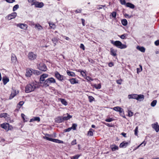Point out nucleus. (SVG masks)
Here are the masks:
<instances>
[{
	"mask_svg": "<svg viewBox=\"0 0 159 159\" xmlns=\"http://www.w3.org/2000/svg\"><path fill=\"white\" fill-rule=\"evenodd\" d=\"M129 99H133L141 101H143L144 99V96L142 94H129L128 96Z\"/></svg>",
	"mask_w": 159,
	"mask_h": 159,
	"instance_id": "f257e3e1",
	"label": "nucleus"
},
{
	"mask_svg": "<svg viewBox=\"0 0 159 159\" xmlns=\"http://www.w3.org/2000/svg\"><path fill=\"white\" fill-rule=\"evenodd\" d=\"M36 84L32 83L28 84L25 87V92L26 93H29L33 91L36 88Z\"/></svg>",
	"mask_w": 159,
	"mask_h": 159,
	"instance_id": "f03ea898",
	"label": "nucleus"
},
{
	"mask_svg": "<svg viewBox=\"0 0 159 159\" xmlns=\"http://www.w3.org/2000/svg\"><path fill=\"white\" fill-rule=\"evenodd\" d=\"M51 135L49 134H45V136L43 137V138L48 140L59 143H63V142L62 141L60 140L57 139L52 138H51Z\"/></svg>",
	"mask_w": 159,
	"mask_h": 159,
	"instance_id": "7ed1b4c3",
	"label": "nucleus"
},
{
	"mask_svg": "<svg viewBox=\"0 0 159 159\" xmlns=\"http://www.w3.org/2000/svg\"><path fill=\"white\" fill-rule=\"evenodd\" d=\"M111 43L117 48L121 49L125 48L127 47L126 45L122 44L121 42L119 41H114L111 40Z\"/></svg>",
	"mask_w": 159,
	"mask_h": 159,
	"instance_id": "20e7f679",
	"label": "nucleus"
},
{
	"mask_svg": "<svg viewBox=\"0 0 159 159\" xmlns=\"http://www.w3.org/2000/svg\"><path fill=\"white\" fill-rule=\"evenodd\" d=\"M0 126L7 131H8L9 130H11L13 128L12 126L10 125L8 123H6L1 124L0 125Z\"/></svg>",
	"mask_w": 159,
	"mask_h": 159,
	"instance_id": "39448f33",
	"label": "nucleus"
},
{
	"mask_svg": "<svg viewBox=\"0 0 159 159\" xmlns=\"http://www.w3.org/2000/svg\"><path fill=\"white\" fill-rule=\"evenodd\" d=\"M37 57V55L31 52H29L28 55V58L30 60H34Z\"/></svg>",
	"mask_w": 159,
	"mask_h": 159,
	"instance_id": "423d86ee",
	"label": "nucleus"
},
{
	"mask_svg": "<svg viewBox=\"0 0 159 159\" xmlns=\"http://www.w3.org/2000/svg\"><path fill=\"white\" fill-rule=\"evenodd\" d=\"M48 76V74H43L41 75L39 79L40 83L42 84L45 81V79Z\"/></svg>",
	"mask_w": 159,
	"mask_h": 159,
	"instance_id": "0eeeda50",
	"label": "nucleus"
},
{
	"mask_svg": "<svg viewBox=\"0 0 159 159\" xmlns=\"http://www.w3.org/2000/svg\"><path fill=\"white\" fill-rule=\"evenodd\" d=\"M38 68L40 70L42 71H45L47 70V68L45 65L43 63L39 64L38 66Z\"/></svg>",
	"mask_w": 159,
	"mask_h": 159,
	"instance_id": "6e6552de",
	"label": "nucleus"
},
{
	"mask_svg": "<svg viewBox=\"0 0 159 159\" xmlns=\"http://www.w3.org/2000/svg\"><path fill=\"white\" fill-rule=\"evenodd\" d=\"M55 77L60 81H62L64 80V77L61 75L58 72L56 71L55 73Z\"/></svg>",
	"mask_w": 159,
	"mask_h": 159,
	"instance_id": "1a4fd4ad",
	"label": "nucleus"
},
{
	"mask_svg": "<svg viewBox=\"0 0 159 159\" xmlns=\"http://www.w3.org/2000/svg\"><path fill=\"white\" fill-rule=\"evenodd\" d=\"M32 5H34L35 7L36 8H41L43 6L44 4L43 2L36 1L32 4Z\"/></svg>",
	"mask_w": 159,
	"mask_h": 159,
	"instance_id": "9d476101",
	"label": "nucleus"
},
{
	"mask_svg": "<svg viewBox=\"0 0 159 159\" xmlns=\"http://www.w3.org/2000/svg\"><path fill=\"white\" fill-rule=\"evenodd\" d=\"M152 126L157 132H158L159 131V125L157 122L152 124Z\"/></svg>",
	"mask_w": 159,
	"mask_h": 159,
	"instance_id": "9b49d317",
	"label": "nucleus"
},
{
	"mask_svg": "<svg viewBox=\"0 0 159 159\" xmlns=\"http://www.w3.org/2000/svg\"><path fill=\"white\" fill-rule=\"evenodd\" d=\"M19 93L18 90H13L11 93L10 96L9 97V99H11L13 98L16 94Z\"/></svg>",
	"mask_w": 159,
	"mask_h": 159,
	"instance_id": "f8f14e48",
	"label": "nucleus"
},
{
	"mask_svg": "<svg viewBox=\"0 0 159 159\" xmlns=\"http://www.w3.org/2000/svg\"><path fill=\"white\" fill-rule=\"evenodd\" d=\"M16 15L17 13L16 12H13L11 14L8 15L7 16V17L8 20H10L15 18Z\"/></svg>",
	"mask_w": 159,
	"mask_h": 159,
	"instance_id": "ddd939ff",
	"label": "nucleus"
},
{
	"mask_svg": "<svg viewBox=\"0 0 159 159\" xmlns=\"http://www.w3.org/2000/svg\"><path fill=\"white\" fill-rule=\"evenodd\" d=\"M11 61L12 63H13L14 64H16L17 61V58L16 55L14 54H11Z\"/></svg>",
	"mask_w": 159,
	"mask_h": 159,
	"instance_id": "4468645a",
	"label": "nucleus"
},
{
	"mask_svg": "<svg viewBox=\"0 0 159 159\" xmlns=\"http://www.w3.org/2000/svg\"><path fill=\"white\" fill-rule=\"evenodd\" d=\"M32 70L30 69H27L26 70L25 75L27 77H30L32 75Z\"/></svg>",
	"mask_w": 159,
	"mask_h": 159,
	"instance_id": "2eb2a0df",
	"label": "nucleus"
},
{
	"mask_svg": "<svg viewBox=\"0 0 159 159\" xmlns=\"http://www.w3.org/2000/svg\"><path fill=\"white\" fill-rule=\"evenodd\" d=\"M17 26L21 29L24 30H26L28 27L27 25L26 24H17Z\"/></svg>",
	"mask_w": 159,
	"mask_h": 159,
	"instance_id": "dca6fc26",
	"label": "nucleus"
},
{
	"mask_svg": "<svg viewBox=\"0 0 159 159\" xmlns=\"http://www.w3.org/2000/svg\"><path fill=\"white\" fill-rule=\"evenodd\" d=\"M55 122L57 123H60L63 121V117L61 116H58L56 118L55 120Z\"/></svg>",
	"mask_w": 159,
	"mask_h": 159,
	"instance_id": "f3484780",
	"label": "nucleus"
},
{
	"mask_svg": "<svg viewBox=\"0 0 159 159\" xmlns=\"http://www.w3.org/2000/svg\"><path fill=\"white\" fill-rule=\"evenodd\" d=\"M128 142L124 141L120 144V147L121 148H125L128 146Z\"/></svg>",
	"mask_w": 159,
	"mask_h": 159,
	"instance_id": "a211bd4d",
	"label": "nucleus"
},
{
	"mask_svg": "<svg viewBox=\"0 0 159 159\" xmlns=\"http://www.w3.org/2000/svg\"><path fill=\"white\" fill-rule=\"evenodd\" d=\"M69 81L71 84H74L78 83V81L75 78H72L69 80Z\"/></svg>",
	"mask_w": 159,
	"mask_h": 159,
	"instance_id": "6ab92c4d",
	"label": "nucleus"
},
{
	"mask_svg": "<svg viewBox=\"0 0 159 159\" xmlns=\"http://www.w3.org/2000/svg\"><path fill=\"white\" fill-rule=\"evenodd\" d=\"M50 83H49V81H48L47 79L45 81L43 82L42 84V85L43 87L46 88L48 86Z\"/></svg>",
	"mask_w": 159,
	"mask_h": 159,
	"instance_id": "aec40b11",
	"label": "nucleus"
},
{
	"mask_svg": "<svg viewBox=\"0 0 159 159\" xmlns=\"http://www.w3.org/2000/svg\"><path fill=\"white\" fill-rule=\"evenodd\" d=\"M2 81L4 85H5L9 81V78L6 76L3 77L2 78Z\"/></svg>",
	"mask_w": 159,
	"mask_h": 159,
	"instance_id": "412c9836",
	"label": "nucleus"
},
{
	"mask_svg": "<svg viewBox=\"0 0 159 159\" xmlns=\"http://www.w3.org/2000/svg\"><path fill=\"white\" fill-rule=\"evenodd\" d=\"M116 50H115L112 48H111L110 49L111 54L113 56L116 55Z\"/></svg>",
	"mask_w": 159,
	"mask_h": 159,
	"instance_id": "4be33fe9",
	"label": "nucleus"
},
{
	"mask_svg": "<svg viewBox=\"0 0 159 159\" xmlns=\"http://www.w3.org/2000/svg\"><path fill=\"white\" fill-rule=\"evenodd\" d=\"M47 80L49 81V83L51 84H54L56 83V81L52 77L48 78Z\"/></svg>",
	"mask_w": 159,
	"mask_h": 159,
	"instance_id": "5701e85b",
	"label": "nucleus"
},
{
	"mask_svg": "<svg viewBox=\"0 0 159 159\" xmlns=\"http://www.w3.org/2000/svg\"><path fill=\"white\" fill-rule=\"evenodd\" d=\"M136 48L143 52H145V48L143 47H140L139 46H137L136 47Z\"/></svg>",
	"mask_w": 159,
	"mask_h": 159,
	"instance_id": "b1692460",
	"label": "nucleus"
},
{
	"mask_svg": "<svg viewBox=\"0 0 159 159\" xmlns=\"http://www.w3.org/2000/svg\"><path fill=\"white\" fill-rule=\"evenodd\" d=\"M35 121H37L39 122V121H40V118L39 117H34V118L30 119V122H32Z\"/></svg>",
	"mask_w": 159,
	"mask_h": 159,
	"instance_id": "393cba45",
	"label": "nucleus"
},
{
	"mask_svg": "<svg viewBox=\"0 0 159 159\" xmlns=\"http://www.w3.org/2000/svg\"><path fill=\"white\" fill-rule=\"evenodd\" d=\"M126 6L128 7H129L130 8L133 9L134 8V5L129 2H127L126 4Z\"/></svg>",
	"mask_w": 159,
	"mask_h": 159,
	"instance_id": "a878e982",
	"label": "nucleus"
},
{
	"mask_svg": "<svg viewBox=\"0 0 159 159\" xmlns=\"http://www.w3.org/2000/svg\"><path fill=\"white\" fill-rule=\"evenodd\" d=\"M67 116H64L63 117V120H67L71 118L72 116L70 115L68 113H67Z\"/></svg>",
	"mask_w": 159,
	"mask_h": 159,
	"instance_id": "bb28decb",
	"label": "nucleus"
},
{
	"mask_svg": "<svg viewBox=\"0 0 159 159\" xmlns=\"http://www.w3.org/2000/svg\"><path fill=\"white\" fill-rule=\"evenodd\" d=\"M67 73L68 75L72 77H75V75L74 72L71 71H70L68 70H67Z\"/></svg>",
	"mask_w": 159,
	"mask_h": 159,
	"instance_id": "cd10ccee",
	"label": "nucleus"
},
{
	"mask_svg": "<svg viewBox=\"0 0 159 159\" xmlns=\"http://www.w3.org/2000/svg\"><path fill=\"white\" fill-rule=\"evenodd\" d=\"M94 131L92 129H90L88 132V136H92L93 135V132Z\"/></svg>",
	"mask_w": 159,
	"mask_h": 159,
	"instance_id": "c85d7f7f",
	"label": "nucleus"
},
{
	"mask_svg": "<svg viewBox=\"0 0 159 159\" xmlns=\"http://www.w3.org/2000/svg\"><path fill=\"white\" fill-rule=\"evenodd\" d=\"M111 148L112 151H115L118 149V147L116 145H112L111 146Z\"/></svg>",
	"mask_w": 159,
	"mask_h": 159,
	"instance_id": "c756f323",
	"label": "nucleus"
},
{
	"mask_svg": "<svg viewBox=\"0 0 159 159\" xmlns=\"http://www.w3.org/2000/svg\"><path fill=\"white\" fill-rule=\"evenodd\" d=\"M60 100L63 105L65 106H66L67 105V103L65 99L62 98H60Z\"/></svg>",
	"mask_w": 159,
	"mask_h": 159,
	"instance_id": "7c9ffc66",
	"label": "nucleus"
},
{
	"mask_svg": "<svg viewBox=\"0 0 159 159\" xmlns=\"http://www.w3.org/2000/svg\"><path fill=\"white\" fill-rule=\"evenodd\" d=\"M52 43L54 44V46H55L57 43L58 42V40L56 38H54L52 39Z\"/></svg>",
	"mask_w": 159,
	"mask_h": 159,
	"instance_id": "2f4dec72",
	"label": "nucleus"
},
{
	"mask_svg": "<svg viewBox=\"0 0 159 159\" xmlns=\"http://www.w3.org/2000/svg\"><path fill=\"white\" fill-rule=\"evenodd\" d=\"M49 26L51 29H54L56 28V25L55 24L53 23L48 22Z\"/></svg>",
	"mask_w": 159,
	"mask_h": 159,
	"instance_id": "473e14b6",
	"label": "nucleus"
},
{
	"mask_svg": "<svg viewBox=\"0 0 159 159\" xmlns=\"http://www.w3.org/2000/svg\"><path fill=\"white\" fill-rule=\"evenodd\" d=\"M24 102L23 101H20L17 105V108L20 109L21 107L23 105Z\"/></svg>",
	"mask_w": 159,
	"mask_h": 159,
	"instance_id": "72a5a7b5",
	"label": "nucleus"
},
{
	"mask_svg": "<svg viewBox=\"0 0 159 159\" xmlns=\"http://www.w3.org/2000/svg\"><path fill=\"white\" fill-rule=\"evenodd\" d=\"M122 25L124 26H126L127 24V21L125 19H123L121 21Z\"/></svg>",
	"mask_w": 159,
	"mask_h": 159,
	"instance_id": "f704fd0d",
	"label": "nucleus"
},
{
	"mask_svg": "<svg viewBox=\"0 0 159 159\" xmlns=\"http://www.w3.org/2000/svg\"><path fill=\"white\" fill-rule=\"evenodd\" d=\"M93 86L97 89H99L101 88V85L100 84H94L93 85Z\"/></svg>",
	"mask_w": 159,
	"mask_h": 159,
	"instance_id": "c9c22d12",
	"label": "nucleus"
},
{
	"mask_svg": "<svg viewBox=\"0 0 159 159\" xmlns=\"http://www.w3.org/2000/svg\"><path fill=\"white\" fill-rule=\"evenodd\" d=\"M7 114L5 113H1L0 114V117L2 118L4 117L6 118L7 117Z\"/></svg>",
	"mask_w": 159,
	"mask_h": 159,
	"instance_id": "e433bc0d",
	"label": "nucleus"
},
{
	"mask_svg": "<svg viewBox=\"0 0 159 159\" xmlns=\"http://www.w3.org/2000/svg\"><path fill=\"white\" fill-rule=\"evenodd\" d=\"M35 26L39 30H41L43 29V27L39 24H36Z\"/></svg>",
	"mask_w": 159,
	"mask_h": 159,
	"instance_id": "4c0bfd02",
	"label": "nucleus"
},
{
	"mask_svg": "<svg viewBox=\"0 0 159 159\" xmlns=\"http://www.w3.org/2000/svg\"><path fill=\"white\" fill-rule=\"evenodd\" d=\"M157 103V101L156 100H154L151 103V105L152 107L155 106Z\"/></svg>",
	"mask_w": 159,
	"mask_h": 159,
	"instance_id": "58836bf2",
	"label": "nucleus"
},
{
	"mask_svg": "<svg viewBox=\"0 0 159 159\" xmlns=\"http://www.w3.org/2000/svg\"><path fill=\"white\" fill-rule=\"evenodd\" d=\"M80 155H76L75 156L70 157L71 159H78L80 157Z\"/></svg>",
	"mask_w": 159,
	"mask_h": 159,
	"instance_id": "ea45409f",
	"label": "nucleus"
},
{
	"mask_svg": "<svg viewBox=\"0 0 159 159\" xmlns=\"http://www.w3.org/2000/svg\"><path fill=\"white\" fill-rule=\"evenodd\" d=\"M106 5H98L97 6V9L99 10L102 9L103 7H105Z\"/></svg>",
	"mask_w": 159,
	"mask_h": 159,
	"instance_id": "a19ab883",
	"label": "nucleus"
},
{
	"mask_svg": "<svg viewBox=\"0 0 159 159\" xmlns=\"http://www.w3.org/2000/svg\"><path fill=\"white\" fill-rule=\"evenodd\" d=\"M19 7V6L18 4L16 5L13 7V11H15L17 10Z\"/></svg>",
	"mask_w": 159,
	"mask_h": 159,
	"instance_id": "79ce46f5",
	"label": "nucleus"
},
{
	"mask_svg": "<svg viewBox=\"0 0 159 159\" xmlns=\"http://www.w3.org/2000/svg\"><path fill=\"white\" fill-rule=\"evenodd\" d=\"M120 108L121 107H113V109L114 110L116 111H119Z\"/></svg>",
	"mask_w": 159,
	"mask_h": 159,
	"instance_id": "37998d69",
	"label": "nucleus"
},
{
	"mask_svg": "<svg viewBox=\"0 0 159 159\" xmlns=\"http://www.w3.org/2000/svg\"><path fill=\"white\" fill-rule=\"evenodd\" d=\"M89 101L90 102H92L94 99V98L92 96H89L88 97Z\"/></svg>",
	"mask_w": 159,
	"mask_h": 159,
	"instance_id": "c03bdc74",
	"label": "nucleus"
},
{
	"mask_svg": "<svg viewBox=\"0 0 159 159\" xmlns=\"http://www.w3.org/2000/svg\"><path fill=\"white\" fill-rule=\"evenodd\" d=\"M147 143V142L144 140L141 143H140L139 145L140 146H142V147L145 146Z\"/></svg>",
	"mask_w": 159,
	"mask_h": 159,
	"instance_id": "a18cd8bd",
	"label": "nucleus"
},
{
	"mask_svg": "<svg viewBox=\"0 0 159 159\" xmlns=\"http://www.w3.org/2000/svg\"><path fill=\"white\" fill-rule=\"evenodd\" d=\"M127 34H122L120 36V38L121 39H125V37L126 36H127Z\"/></svg>",
	"mask_w": 159,
	"mask_h": 159,
	"instance_id": "49530a36",
	"label": "nucleus"
},
{
	"mask_svg": "<svg viewBox=\"0 0 159 159\" xmlns=\"http://www.w3.org/2000/svg\"><path fill=\"white\" fill-rule=\"evenodd\" d=\"M138 126L136 127L135 129L134 130V134L137 136L138 135Z\"/></svg>",
	"mask_w": 159,
	"mask_h": 159,
	"instance_id": "de8ad7c7",
	"label": "nucleus"
},
{
	"mask_svg": "<svg viewBox=\"0 0 159 159\" xmlns=\"http://www.w3.org/2000/svg\"><path fill=\"white\" fill-rule=\"evenodd\" d=\"M113 119L111 118H109L105 120V121L107 122H111L113 121Z\"/></svg>",
	"mask_w": 159,
	"mask_h": 159,
	"instance_id": "09e8293b",
	"label": "nucleus"
},
{
	"mask_svg": "<svg viewBox=\"0 0 159 159\" xmlns=\"http://www.w3.org/2000/svg\"><path fill=\"white\" fill-rule=\"evenodd\" d=\"M71 144L72 145H75L76 144H77L76 140L74 139L71 142Z\"/></svg>",
	"mask_w": 159,
	"mask_h": 159,
	"instance_id": "8fccbe9b",
	"label": "nucleus"
},
{
	"mask_svg": "<svg viewBox=\"0 0 159 159\" xmlns=\"http://www.w3.org/2000/svg\"><path fill=\"white\" fill-rule=\"evenodd\" d=\"M76 126L77 125L75 124H74L72 125L71 128H72V129H73L74 130H75L76 129Z\"/></svg>",
	"mask_w": 159,
	"mask_h": 159,
	"instance_id": "3c124183",
	"label": "nucleus"
},
{
	"mask_svg": "<svg viewBox=\"0 0 159 159\" xmlns=\"http://www.w3.org/2000/svg\"><path fill=\"white\" fill-rule=\"evenodd\" d=\"M111 15L113 17L115 18L116 16V12L114 11L111 13Z\"/></svg>",
	"mask_w": 159,
	"mask_h": 159,
	"instance_id": "603ef678",
	"label": "nucleus"
},
{
	"mask_svg": "<svg viewBox=\"0 0 159 159\" xmlns=\"http://www.w3.org/2000/svg\"><path fill=\"white\" fill-rule=\"evenodd\" d=\"M21 116L22 118L23 119V120L24 122H25L27 121L26 120H25V115L24 114H22L21 115Z\"/></svg>",
	"mask_w": 159,
	"mask_h": 159,
	"instance_id": "864d4df0",
	"label": "nucleus"
},
{
	"mask_svg": "<svg viewBox=\"0 0 159 159\" xmlns=\"http://www.w3.org/2000/svg\"><path fill=\"white\" fill-rule=\"evenodd\" d=\"M128 116H131L133 115V112L131 111H130L129 110L128 111Z\"/></svg>",
	"mask_w": 159,
	"mask_h": 159,
	"instance_id": "5fc2aeb1",
	"label": "nucleus"
},
{
	"mask_svg": "<svg viewBox=\"0 0 159 159\" xmlns=\"http://www.w3.org/2000/svg\"><path fill=\"white\" fill-rule=\"evenodd\" d=\"M120 2L121 4L122 5H126V2L125 0H120Z\"/></svg>",
	"mask_w": 159,
	"mask_h": 159,
	"instance_id": "6e6d98bb",
	"label": "nucleus"
},
{
	"mask_svg": "<svg viewBox=\"0 0 159 159\" xmlns=\"http://www.w3.org/2000/svg\"><path fill=\"white\" fill-rule=\"evenodd\" d=\"M35 0H28V1L29 3H31V5L34 2H36L35 1Z\"/></svg>",
	"mask_w": 159,
	"mask_h": 159,
	"instance_id": "4d7b16f0",
	"label": "nucleus"
},
{
	"mask_svg": "<svg viewBox=\"0 0 159 159\" xmlns=\"http://www.w3.org/2000/svg\"><path fill=\"white\" fill-rule=\"evenodd\" d=\"M80 47L81 48L84 50H85V47L84 45L82 43H81L80 45Z\"/></svg>",
	"mask_w": 159,
	"mask_h": 159,
	"instance_id": "13d9d810",
	"label": "nucleus"
},
{
	"mask_svg": "<svg viewBox=\"0 0 159 159\" xmlns=\"http://www.w3.org/2000/svg\"><path fill=\"white\" fill-rule=\"evenodd\" d=\"M86 79L88 81H89V80L93 81V80L89 76H87Z\"/></svg>",
	"mask_w": 159,
	"mask_h": 159,
	"instance_id": "bf43d9fd",
	"label": "nucleus"
},
{
	"mask_svg": "<svg viewBox=\"0 0 159 159\" xmlns=\"http://www.w3.org/2000/svg\"><path fill=\"white\" fill-rule=\"evenodd\" d=\"M6 1L10 3H12L15 2V0H5Z\"/></svg>",
	"mask_w": 159,
	"mask_h": 159,
	"instance_id": "052dcab7",
	"label": "nucleus"
},
{
	"mask_svg": "<svg viewBox=\"0 0 159 159\" xmlns=\"http://www.w3.org/2000/svg\"><path fill=\"white\" fill-rule=\"evenodd\" d=\"M81 74L83 77L85 76L86 75V74L84 71H82L80 72Z\"/></svg>",
	"mask_w": 159,
	"mask_h": 159,
	"instance_id": "680f3d73",
	"label": "nucleus"
},
{
	"mask_svg": "<svg viewBox=\"0 0 159 159\" xmlns=\"http://www.w3.org/2000/svg\"><path fill=\"white\" fill-rule=\"evenodd\" d=\"M71 129H72V128H71V127L69 128L68 129H66L65 130V131L66 132H69L71 130Z\"/></svg>",
	"mask_w": 159,
	"mask_h": 159,
	"instance_id": "e2e57ef3",
	"label": "nucleus"
},
{
	"mask_svg": "<svg viewBox=\"0 0 159 159\" xmlns=\"http://www.w3.org/2000/svg\"><path fill=\"white\" fill-rule=\"evenodd\" d=\"M125 16L126 18H129L131 17V16H129L128 14H125Z\"/></svg>",
	"mask_w": 159,
	"mask_h": 159,
	"instance_id": "0e129e2a",
	"label": "nucleus"
},
{
	"mask_svg": "<svg viewBox=\"0 0 159 159\" xmlns=\"http://www.w3.org/2000/svg\"><path fill=\"white\" fill-rule=\"evenodd\" d=\"M81 11V9H77L75 10V12L76 13H80Z\"/></svg>",
	"mask_w": 159,
	"mask_h": 159,
	"instance_id": "69168bd1",
	"label": "nucleus"
},
{
	"mask_svg": "<svg viewBox=\"0 0 159 159\" xmlns=\"http://www.w3.org/2000/svg\"><path fill=\"white\" fill-rule=\"evenodd\" d=\"M155 44L156 46H157L159 45V40H157L155 41Z\"/></svg>",
	"mask_w": 159,
	"mask_h": 159,
	"instance_id": "338daca9",
	"label": "nucleus"
},
{
	"mask_svg": "<svg viewBox=\"0 0 159 159\" xmlns=\"http://www.w3.org/2000/svg\"><path fill=\"white\" fill-rule=\"evenodd\" d=\"M121 82H122V80H117L116 81L117 83L118 84H121Z\"/></svg>",
	"mask_w": 159,
	"mask_h": 159,
	"instance_id": "774afa93",
	"label": "nucleus"
}]
</instances>
